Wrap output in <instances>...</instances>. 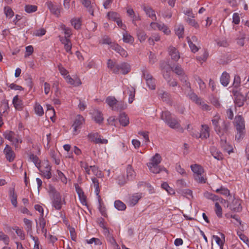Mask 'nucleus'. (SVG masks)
<instances>
[{
  "label": "nucleus",
  "mask_w": 249,
  "mask_h": 249,
  "mask_svg": "<svg viewBox=\"0 0 249 249\" xmlns=\"http://www.w3.org/2000/svg\"><path fill=\"white\" fill-rule=\"evenodd\" d=\"M212 122L215 131L220 137L223 136L229 129L230 123L221 119L220 115L218 114L213 116Z\"/></svg>",
  "instance_id": "1"
},
{
  "label": "nucleus",
  "mask_w": 249,
  "mask_h": 249,
  "mask_svg": "<svg viewBox=\"0 0 249 249\" xmlns=\"http://www.w3.org/2000/svg\"><path fill=\"white\" fill-rule=\"evenodd\" d=\"M49 194L52 200V206L56 210H60L63 204H65V200L59 192L57 191L54 188H50Z\"/></svg>",
  "instance_id": "2"
},
{
  "label": "nucleus",
  "mask_w": 249,
  "mask_h": 249,
  "mask_svg": "<svg viewBox=\"0 0 249 249\" xmlns=\"http://www.w3.org/2000/svg\"><path fill=\"white\" fill-rule=\"evenodd\" d=\"M106 103L114 111L124 109L126 106L122 101H118L114 96H108L106 99Z\"/></svg>",
  "instance_id": "3"
},
{
  "label": "nucleus",
  "mask_w": 249,
  "mask_h": 249,
  "mask_svg": "<svg viewBox=\"0 0 249 249\" xmlns=\"http://www.w3.org/2000/svg\"><path fill=\"white\" fill-rule=\"evenodd\" d=\"M3 136L6 139L12 142L16 149L20 148L19 143H21L22 141L18 135H16L14 132L6 131L3 133Z\"/></svg>",
  "instance_id": "4"
},
{
  "label": "nucleus",
  "mask_w": 249,
  "mask_h": 249,
  "mask_svg": "<svg viewBox=\"0 0 249 249\" xmlns=\"http://www.w3.org/2000/svg\"><path fill=\"white\" fill-rule=\"evenodd\" d=\"M190 99L196 104L200 106V107L203 110L209 111L211 109V107L206 104L202 99L199 98L196 94L192 93L190 95Z\"/></svg>",
  "instance_id": "5"
},
{
  "label": "nucleus",
  "mask_w": 249,
  "mask_h": 249,
  "mask_svg": "<svg viewBox=\"0 0 249 249\" xmlns=\"http://www.w3.org/2000/svg\"><path fill=\"white\" fill-rule=\"evenodd\" d=\"M142 77L145 80L146 84L151 89H155L156 88L155 80L153 78L152 76L150 74L145 68L142 71Z\"/></svg>",
  "instance_id": "6"
},
{
  "label": "nucleus",
  "mask_w": 249,
  "mask_h": 249,
  "mask_svg": "<svg viewBox=\"0 0 249 249\" xmlns=\"http://www.w3.org/2000/svg\"><path fill=\"white\" fill-rule=\"evenodd\" d=\"M85 123V119L84 117L80 115H78L76 116L72 127L73 128V132L74 135H77L79 131L78 130L81 128V125Z\"/></svg>",
  "instance_id": "7"
},
{
  "label": "nucleus",
  "mask_w": 249,
  "mask_h": 249,
  "mask_svg": "<svg viewBox=\"0 0 249 249\" xmlns=\"http://www.w3.org/2000/svg\"><path fill=\"white\" fill-rule=\"evenodd\" d=\"M123 94L124 96L129 95L128 102L131 104L135 98V89L131 85L124 86Z\"/></svg>",
  "instance_id": "8"
},
{
  "label": "nucleus",
  "mask_w": 249,
  "mask_h": 249,
  "mask_svg": "<svg viewBox=\"0 0 249 249\" xmlns=\"http://www.w3.org/2000/svg\"><path fill=\"white\" fill-rule=\"evenodd\" d=\"M150 27L155 30L158 29L160 31H161L167 35H169L171 32L168 27L163 23L152 22L150 23Z\"/></svg>",
  "instance_id": "9"
},
{
  "label": "nucleus",
  "mask_w": 249,
  "mask_h": 249,
  "mask_svg": "<svg viewBox=\"0 0 249 249\" xmlns=\"http://www.w3.org/2000/svg\"><path fill=\"white\" fill-rule=\"evenodd\" d=\"M130 71V66L129 64L125 62L118 64L117 67L114 70V73H118L120 71L123 74H127Z\"/></svg>",
  "instance_id": "10"
},
{
  "label": "nucleus",
  "mask_w": 249,
  "mask_h": 249,
  "mask_svg": "<svg viewBox=\"0 0 249 249\" xmlns=\"http://www.w3.org/2000/svg\"><path fill=\"white\" fill-rule=\"evenodd\" d=\"M230 209L236 213L240 212L242 211L241 200L234 198L231 203L229 205Z\"/></svg>",
  "instance_id": "11"
},
{
  "label": "nucleus",
  "mask_w": 249,
  "mask_h": 249,
  "mask_svg": "<svg viewBox=\"0 0 249 249\" xmlns=\"http://www.w3.org/2000/svg\"><path fill=\"white\" fill-rule=\"evenodd\" d=\"M234 124L237 131L245 130V121L241 115L236 116L234 119Z\"/></svg>",
  "instance_id": "12"
},
{
  "label": "nucleus",
  "mask_w": 249,
  "mask_h": 249,
  "mask_svg": "<svg viewBox=\"0 0 249 249\" xmlns=\"http://www.w3.org/2000/svg\"><path fill=\"white\" fill-rule=\"evenodd\" d=\"M5 158L9 162H12L15 158V154L12 148L8 144H6L3 150Z\"/></svg>",
  "instance_id": "13"
},
{
  "label": "nucleus",
  "mask_w": 249,
  "mask_h": 249,
  "mask_svg": "<svg viewBox=\"0 0 249 249\" xmlns=\"http://www.w3.org/2000/svg\"><path fill=\"white\" fill-rule=\"evenodd\" d=\"M59 39L62 44L64 45V47L66 51L72 54L71 48L72 43L70 38H67L66 37H62V36H59Z\"/></svg>",
  "instance_id": "14"
},
{
  "label": "nucleus",
  "mask_w": 249,
  "mask_h": 249,
  "mask_svg": "<svg viewBox=\"0 0 249 249\" xmlns=\"http://www.w3.org/2000/svg\"><path fill=\"white\" fill-rule=\"evenodd\" d=\"M45 4L47 5L48 8L50 10V12L58 17L60 15V8L57 5H54L51 1H47Z\"/></svg>",
  "instance_id": "15"
},
{
  "label": "nucleus",
  "mask_w": 249,
  "mask_h": 249,
  "mask_svg": "<svg viewBox=\"0 0 249 249\" xmlns=\"http://www.w3.org/2000/svg\"><path fill=\"white\" fill-rule=\"evenodd\" d=\"M169 54L172 60L175 61H178L180 58V55L178 51L175 47L170 46L168 48Z\"/></svg>",
  "instance_id": "16"
},
{
  "label": "nucleus",
  "mask_w": 249,
  "mask_h": 249,
  "mask_svg": "<svg viewBox=\"0 0 249 249\" xmlns=\"http://www.w3.org/2000/svg\"><path fill=\"white\" fill-rule=\"evenodd\" d=\"M110 48L119 53L122 56L126 57L127 55V52L119 46L118 44L112 43L110 45Z\"/></svg>",
  "instance_id": "17"
},
{
  "label": "nucleus",
  "mask_w": 249,
  "mask_h": 249,
  "mask_svg": "<svg viewBox=\"0 0 249 249\" xmlns=\"http://www.w3.org/2000/svg\"><path fill=\"white\" fill-rule=\"evenodd\" d=\"M142 197V194L136 193L129 197L128 200V205L130 206H135Z\"/></svg>",
  "instance_id": "18"
},
{
  "label": "nucleus",
  "mask_w": 249,
  "mask_h": 249,
  "mask_svg": "<svg viewBox=\"0 0 249 249\" xmlns=\"http://www.w3.org/2000/svg\"><path fill=\"white\" fill-rule=\"evenodd\" d=\"M221 237L217 235H213V239H214L216 244L219 246L220 249H223L224 243L225 242V235L222 233H220Z\"/></svg>",
  "instance_id": "19"
},
{
  "label": "nucleus",
  "mask_w": 249,
  "mask_h": 249,
  "mask_svg": "<svg viewBox=\"0 0 249 249\" xmlns=\"http://www.w3.org/2000/svg\"><path fill=\"white\" fill-rule=\"evenodd\" d=\"M98 178L95 177H91V180L92 181V184H91V186H93L95 188V193L96 196H98V197H100L99 193L100 191V186H99V182L98 179Z\"/></svg>",
  "instance_id": "20"
},
{
  "label": "nucleus",
  "mask_w": 249,
  "mask_h": 249,
  "mask_svg": "<svg viewBox=\"0 0 249 249\" xmlns=\"http://www.w3.org/2000/svg\"><path fill=\"white\" fill-rule=\"evenodd\" d=\"M230 80V76L229 74L226 71L223 72L220 78L221 84L224 87H227L229 84Z\"/></svg>",
  "instance_id": "21"
},
{
  "label": "nucleus",
  "mask_w": 249,
  "mask_h": 249,
  "mask_svg": "<svg viewBox=\"0 0 249 249\" xmlns=\"http://www.w3.org/2000/svg\"><path fill=\"white\" fill-rule=\"evenodd\" d=\"M201 127L199 137L201 139L208 138L210 136L209 126L207 125L203 124L201 125Z\"/></svg>",
  "instance_id": "22"
},
{
  "label": "nucleus",
  "mask_w": 249,
  "mask_h": 249,
  "mask_svg": "<svg viewBox=\"0 0 249 249\" xmlns=\"http://www.w3.org/2000/svg\"><path fill=\"white\" fill-rule=\"evenodd\" d=\"M119 122L123 126H126L129 124V117L125 113H122L119 116Z\"/></svg>",
  "instance_id": "23"
},
{
  "label": "nucleus",
  "mask_w": 249,
  "mask_h": 249,
  "mask_svg": "<svg viewBox=\"0 0 249 249\" xmlns=\"http://www.w3.org/2000/svg\"><path fill=\"white\" fill-rule=\"evenodd\" d=\"M65 79L68 83L74 87L78 86L81 84V82L79 78L73 79L69 75L65 77Z\"/></svg>",
  "instance_id": "24"
},
{
  "label": "nucleus",
  "mask_w": 249,
  "mask_h": 249,
  "mask_svg": "<svg viewBox=\"0 0 249 249\" xmlns=\"http://www.w3.org/2000/svg\"><path fill=\"white\" fill-rule=\"evenodd\" d=\"M211 155L213 158L218 160H221L223 158V154L221 152L218 151L214 147H212L210 148Z\"/></svg>",
  "instance_id": "25"
},
{
  "label": "nucleus",
  "mask_w": 249,
  "mask_h": 249,
  "mask_svg": "<svg viewBox=\"0 0 249 249\" xmlns=\"http://www.w3.org/2000/svg\"><path fill=\"white\" fill-rule=\"evenodd\" d=\"M136 176L135 172L132 169L131 165H128L126 168V178L128 180H133Z\"/></svg>",
  "instance_id": "26"
},
{
  "label": "nucleus",
  "mask_w": 249,
  "mask_h": 249,
  "mask_svg": "<svg viewBox=\"0 0 249 249\" xmlns=\"http://www.w3.org/2000/svg\"><path fill=\"white\" fill-rule=\"evenodd\" d=\"M81 3L84 5V7H86L89 12L93 16V5L91 4V1L89 0H80Z\"/></svg>",
  "instance_id": "27"
},
{
  "label": "nucleus",
  "mask_w": 249,
  "mask_h": 249,
  "mask_svg": "<svg viewBox=\"0 0 249 249\" xmlns=\"http://www.w3.org/2000/svg\"><path fill=\"white\" fill-rule=\"evenodd\" d=\"M13 104L16 109L21 110L23 108L22 100L18 98V95L15 96L13 99Z\"/></svg>",
  "instance_id": "28"
},
{
  "label": "nucleus",
  "mask_w": 249,
  "mask_h": 249,
  "mask_svg": "<svg viewBox=\"0 0 249 249\" xmlns=\"http://www.w3.org/2000/svg\"><path fill=\"white\" fill-rule=\"evenodd\" d=\"M220 145L223 150L229 154L232 152V147L227 143L226 140L221 139Z\"/></svg>",
  "instance_id": "29"
},
{
  "label": "nucleus",
  "mask_w": 249,
  "mask_h": 249,
  "mask_svg": "<svg viewBox=\"0 0 249 249\" xmlns=\"http://www.w3.org/2000/svg\"><path fill=\"white\" fill-rule=\"evenodd\" d=\"M90 168L91 170V174H92L95 178H102L104 175L102 172L99 169V168L95 165H90Z\"/></svg>",
  "instance_id": "30"
},
{
  "label": "nucleus",
  "mask_w": 249,
  "mask_h": 249,
  "mask_svg": "<svg viewBox=\"0 0 249 249\" xmlns=\"http://www.w3.org/2000/svg\"><path fill=\"white\" fill-rule=\"evenodd\" d=\"M166 124L172 129H177L180 127L178 121L174 117H172Z\"/></svg>",
  "instance_id": "31"
},
{
  "label": "nucleus",
  "mask_w": 249,
  "mask_h": 249,
  "mask_svg": "<svg viewBox=\"0 0 249 249\" xmlns=\"http://www.w3.org/2000/svg\"><path fill=\"white\" fill-rule=\"evenodd\" d=\"M92 113L94 121L97 123L101 124L104 119L101 112L97 109H94Z\"/></svg>",
  "instance_id": "32"
},
{
  "label": "nucleus",
  "mask_w": 249,
  "mask_h": 249,
  "mask_svg": "<svg viewBox=\"0 0 249 249\" xmlns=\"http://www.w3.org/2000/svg\"><path fill=\"white\" fill-rule=\"evenodd\" d=\"M190 167L194 173V176L196 175L203 174L204 172L203 168L199 165L196 164L191 165Z\"/></svg>",
  "instance_id": "33"
},
{
  "label": "nucleus",
  "mask_w": 249,
  "mask_h": 249,
  "mask_svg": "<svg viewBox=\"0 0 249 249\" xmlns=\"http://www.w3.org/2000/svg\"><path fill=\"white\" fill-rule=\"evenodd\" d=\"M143 10L146 14L153 20L156 19V16L155 11L149 6H144Z\"/></svg>",
  "instance_id": "34"
},
{
  "label": "nucleus",
  "mask_w": 249,
  "mask_h": 249,
  "mask_svg": "<svg viewBox=\"0 0 249 249\" xmlns=\"http://www.w3.org/2000/svg\"><path fill=\"white\" fill-rule=\"evenodd\" d=\"M50 156L53 159L55 163L57 165L60 164V160L59 159V154L54 150H51L50 152Z\"/></svg>",
  "instance_id": "35"
},
{
  "label": "nucleus",
  "mask_w": 249,
  "mask_h": 249,
  "mask_svg": "<svg viewBox=\"0 0 249 249\" xmlns=\"http://www.w3.org/2000/svg\"><path fill=\"white\" fill-rule=\"evenodd\" d=\"M60 29L64 32L65 36L62 37H66L67 38H70L72 35L71 30L69 27L66 26L64 24H61L60 26Z\"/></svg>",
  "instance_id": "36"
},
{
  "label": "nucleus",
  "mask_w": 249,
  "mask_h": 249,
  "mask_svg": "<svg viewBox=\"0 0 249 249\" xmlns=\"http://www.w3.org/2000/svg\"><path fill=\"white\" fill-rule=\"evenodd\" d=\"M161 160V158L160 155L158 153H156L151 158L150 161L147 164H152L158 165L160 163Z\"/></svg>",
  "instance_id": "37"
},
{
  "label": "nucleus",
  "mask_w": 249,
  "mask_h": 249,
  "mask_svg": "<svg viewBox=\"0 0 249 249\" xmlns=\"http://www.w3.org/2000/svg\"><path fill=\"white\" fill-rule=\"evenodd\" d=\"M29 159L34 162L36 166L39 169L40 168V160L37 156L30 153L29 155Z\"/></svg>",
  "instance_id": "38"
},
{
  "label": "nucleus",
  "mask_w": 249,
  "mask_h": 249,
  "mask_svg": "<svg viewBox=\"0 0 249 249\" xmlns=\"http://www.w3.org/2000/svg\"><path fill=\"white\" fill-rule=\"evenodd\" d=\"M123 40L124 42L132 43L134 41L133 37L128 34L126 30L123 33Z\"/></svg>",
  "instance_id": "39"
},
{
  "label": "nucleus",
  "mask_w": 249,
  "mask_h": 249,
  "mask_svg": "<svg viewBox=\"0 0 249 249\" xmlns=\"http://www.w3.org/2000/svg\"><path fill=\"white\" fill-rule=\"evenodd\" d=\"M71 25L76 30H79L81 28L82 21L79 18H73L71 20Z\"/></svg>",
  "instance_id": "40"
},
{
  "label": "nucleus",
  "mask_w": 249,
  "mask_h": 249,
  "mask_svg": "<svg viewBox=\"0 0 249 249\" xmlns=\"http://www.w3.org/2000/svg\"><path fill=\"white\" fill-rule=\"evenodd\" d=\"M9 196L11 203L15 207H17V195L15 193L14 189L10 190L9 192Z\"/></svg>",
  "instance_id": "41"
},
{
  "label": "nucleus",
  "mask_w": 249,
  "mask_h": 249,
  "mask_svg": "<svg viewBox=\"0 0 249 249\" xmlns=\"http://www.w3.org/2000/svg\"><path fill=\"white\" fill-rule=\"evenodd\" d=\"M172 117L171 113L168 111H162L160 115L161 119L163 120L166 124H167Z\"/></svg>",
  "instance_id": "42"
},
{
  "label": "nucleus",
  "mask_w": 249,
  "mask_h": 249,
  "mask_svg": "<svg viewBox=\"0 0 249 249\" xmlns=\"http://www.w3.org/2000/svg\"><path fill=\"white\" fill-rule=\"evenodd\" d=\"M23 222L26 226L25 229L27 233H32V221L26 218H24L23 219Z\"/></svg>",
  "instance_id": "43"
},
{
  "label": "nucleus",
  "mask_w": 249,
  "mask_h": 249,
  "mask_svg": "<svg viewBox=\"0 0 249 249\" xmlns=\"http://www.w3.org/2000/svg\"><path fill=\"white\" fill-rule=\"evenodd\" d=\"M46 224V221L44 217H42V216H40L38 218V221H37L36 220V227L37 231H38L39 228H40L41 229L45 228Z\"/></svg>",
  "instance_id": "44"
},
{
  "label": "nucleus",
  "mask_w": 249,
  "mask_h": 249,
  "mask_svg": "<svg viewBox=\"0 0 249 249\" xmlns=\"http://www.w3.org/2000/svg\"><path fill=\"white\" fill-rule=\"evenodd\" d=\"M39 171L41 172L42 175L43 177L47 179H49L52 177V173L51 172V167L49 165H47L46 167V170L44 171H42L39 168L38 169Z\"/></svg>",
  "instance_id": "45"
},
{
  "label": "nucleus",
  "mask_w": 249,
  "mask_h": 249,
  "mask_svg": "<svg viewBox=\"0 0 249 249\" xmlns=\"http://www.w3.org/2000/svg\"><path fill=\"white\" fill-rule=\"evenodd\" d=\"M184 32V27L182 25H178L175 28L176 34L178 36L179 38H183Z\"/></svg>",
  "instance_id": "46"
},
{
  "label": "nucleus",
  "mask_w": 249,
  "mask_h": 249,
  "mask_svg": "<svg viewBox=\"0 0 249 249\" xmlns=\"http://www.w3.org/2000/svg\"><path fill=\"white\" fill-rule=\"evenodd\" d=\"M147 164L150 171L154 174L159 173L160 171H162L161 168L159 166V165H156L155 164Z\"/></svg>",
  "instance_id": "47"
},
{
  "label": "nucleus",
  "mask_w": 249,
  "mask_h": 249,
  "mask_svg": "<svg viewBox=\"0 0 249 249\" xmlns=\"http://www.w3.org/2000/svg\"><path fill=\"white\" fill-rule=\"evenodd\" d=\"M114 207L119 211H124L126 208L125 204L120 200L114 202Z\"/></svg>",
  "instance_id": "48"
},
{
  "label": "nucleus",
  "mask_w": 249,
  "mask_h": 249,
  "mask_svg": "<svg viewBox=\"0 0 249 249\" xmlns=\"http://www.w3.org/2000/svg\"><path fill=\"white\" fill-rule=\"evenodd\" d=\"M245 100V97L243 95H237L235 99V103L237 106L241 107L244 105Z\"/></svg>",
  "instance_id": "49"
},
{
  "label": "nucleus",
  "mask_w": 249,
  "mask_h": 249,
  "mask_svg": "<svg viewBox=\"0 0 249 249\" xmlns=\"http://www.w3.org/2000/svg\"><path fill=\"white\" fill-rule=\"evenodd\" d=\"M107 16L109 19L114 21H116L120 18V15L115 12H108Z\"/></svg>",
  "instance_id": "50"
},
{
  "label": "nucleus",
  "mask_w": 249,
  "mask_h": 249,
  "mask_svg": "<svg viewBox=\"0 0 249 249\" xmlns=\"http://www.w3.org/2000/svg\"><path fill=\"white\" fill-rule=\"evenodd\" d=\"M137 35L138 38V39L140 40L141 42H142L144 41L146 38L147 36L144 31L142 30H138L137 32Z\"/></svg>",
  "instance_id": "51"
},
{
  "label": "nucleus",
  "mask_w": 249,
  "mask_h": 249,
  "mask_svg": "<svg viewBox=\"0 0 249 249\" xmlns=\"http://www.w3.org/2000/svg\"><path fill=\"white\" fill-rule=\"evenodd\" d=\"M160 67L162 68V73L164 78L168 81L170 79V72L171 68L169 67H167V68H162V66L161 65Z\"/></svg>",
  "instance_id": "52"
},
{
  "label": "nucleus",
  "mask_w": 249,
  "mask_h": 249,
  "mask_svg": "<svg viewBox=\"0 0 249 249\" xmlns=\"http://www.w3.org/2000/svg\"><path fill=\"white\" fill-rule=\"evenodd\" d=\"M117 183L120 186L124 185L127 183V178H126L124 175H120L118 176L117 178Z\"/></svg>",
  "instance_id": "53"
},
{
  "label": "nucleus",
  "mask_w": 249,
  "mask_h": 249,
  "mask_svg": "<svg viewBox=\"0 0 249 249\" xmlns=\"http://www.w3.org/2000/svg\"><path fill=\"white\" fill-rule=\"evenodd\" d=\"M204 196L206 198L212 200L213 201H216L218 199V196L208 192H205L204 193Z\"/></svg>",
  "instance_id": "54"
},
{
  "label": "nucleus",
  "mask_w": 249,
  "mask_h": 249,
  "mask_svg": "<svg viewBox=\"0 0 249 249\" xmlns=\"http://www.w3.org/2000/svg\"><path fill=\"white\" fill-rule=\"evenodd\" d=\"M186 22L191 26L194 27V28L197 29L199 28V25L198 23L196 21L194 18H189L188 17L186 19Z\"/></svg>",
  "instance_id": "55"
},
{
  "label": "nucleus",
  "mask_w": 249,
  "mask_h": 249,
  "mask_svg": "<svg viewBox=\"0 0 249 249\" xmlns=\"http://www.w3.org/2000/svg\"><path fill=\"white\" fill-rule=\"evenodd\" d=\"M215 212L218 217L220 218L222 216V208L218 202L215 203Z\"/></svg>",
  "instance_id": "56"
},
{
  "label": "nucleus",
  "mask_w": 249,
  "mask_h": 249,
  "mask_svg": "<svg viewBox=\"0 0 249 249\" xmlns=\"http://www.w3.org/2000/svg\"><path fill=\"white\" fill-rule=\"evenodd\" d=\"M0 241H2L6 245L9 244L10 241L9 237L2 231H0Z\"/></svg>",
  "instance_id": "57"
},
{
  "label": "nucleus",
  "mask_w": 249,
  "mask_h": 249,
  "mask_svg": "<svg viewBox=\"0 0 249 249\" xmlns=\"http://www.w3.org/2000/svg\"><path fill=\"white\" fill-rule=\"evenodd\" d=\"M25 10L28 13L35 12L37 10V6L32 5H27L25 7Z\"/></svg>",
  "instance_id": "58"
},
{
  "label": "nucleus",
  "mask_w": 249,
  "mask_h": 249,
  "mask_svg": "<svg viewBox=\"0 0 249 249\" xmlns=\"http://www.w3.org/2000/svg\"><path fill=\"white\" fill-rule=\"evenodd\" d=\"M161 187L165 190L169 194H175L174 190L171 188L168 184L166 182H164L161 184Z\"/></svg>",
  "instance_id": "59"
},
{
  "label": "nucleus",
  "mask_w": 249,
  "mask_h": 249,
  "mask_svg": "<svg viewBox=\"0 0 249 249\" xmlns=\"http://www.w3.org/2000/svg\"><path fill=\"white\" fill-rule=\"evenodd\" d=\"M172 71L178 75H181L184 72L183 70L179 65H177L174 68H172Z\"/></svg>",
  "instance_id": "60"
},
{
  "label": "nucleus",
  "mask_w": 249,
  "mask_h": 249,
  "mask_svg": "<svg viewBox=\"0 0 249 249\" xmlns=\"http://www.w3.org/2000/svg\"><path fill=\"white\" fill-rule=\"evenodd\" d=\"M99 136L98 133H90L88 135V138L91 141L96 143L98 137Z\"/></svg>",
  "instance_id": "61"
},
{
  "label": "nucleus",
  "mask_w": 249,
  "mask_h": 249,
  "mask_svg": "<svg viewBox=\"0 0 249 249\" xmlns=\"http://www.w3.org/2000/svg\"><path fill=\"white\" fill-rule=\"evenodd\" d=\"M14 230H16V232L17 234L21 240L25 239V235L23 230L18 228V227H16V228Z\"/></svg>",
  "instance_id": "62"
},
{
  "label": "nucleus",
  "mask_w": 249,
  "mask_h": 249,
  "mask_svg": "<svg viewBox=\"0 0 249 249\" xmlns=\"http://www.w3.org/2000/svg\"><path fill=\"white\" fill-rule=\"evenodd\" d=\"M159 96L164 101H168L169 99V94L163 91L159 92Z\"/></svg>",
  "instance_id": "63"
},
{
  "label": "nucleus",
  "mask_w": 249,
  "mask_h": 249,
  "mask_svg": "<svg viewBox=\"0 0 249 249\" xmlns=\"http://www.w3.org/2000/svg\"><path fill=\"white\" fill-rule=\"evenodd\" d=\"M4 13L7 17L11 18L14 16V13L11 8L9 7H5Z\"/></svg>",
  "instance_id": "64"
}]
</instances>
